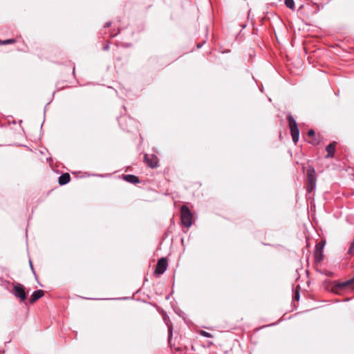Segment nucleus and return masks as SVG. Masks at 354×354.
I'll return each instance as SVG.
<instances>
[{
	"label": "nucleus",
	"instance_id": "nucleus-1",
	"mask_svg": "<svg viewBox=\"0 0 354 354\" xmlns=\"http://www.w3.org/2000/svg\"><path fill=\"white\" fill-rule=\"evenodd\" d=\"M287 120L289 124L292 140L296 144L298 142L299 137V130L298 129L297 124L296 120L290 114L287 116Z\"/></svg>",
	"mask_w": 354,
	"mask_h": 354
},
{
	"label": "nucleus",
	"instance_id": "nucleus-2",
	"mask_svg": "<svg viewBox=\"0 0 354 354\" xmlns=\"http://www.w3.org/2000/svg\"><path fill=\"white\" fill-rule=\"evenodd\" d=\"M181 222L187 227H189L192 224V214L186 205H183L180 209Z\"/></svg>",
	"mask_w": 354,
	"mask_h": 354
},
{
	"label": "nucleus",
	"instance_id": "nucleus-3",
	"mask_svg": "<svg viewBox=\"0 0 354 354\" xmlns=\"http://www.w3.org/2000/svg\"><path fill=\"white\" fill-rule=\"evenodd\" d=\"M307 177H308V186L307 190L308 192H311L316 187V174L315 170L313 167H310L307 171Z\"/></svg>",
	"mask_w": 354,
	"mask_h": 354
},
{
	"label": "nucleus",
	"instance_id": "nucleus-4",
	"mask_svg": "<svg viewBox=\"0 0 354 354\" xmlns=\"http://www.w3.org/2000/svg\"><path fill=\"white\" fill-rule=\"evenodd\" d=\"M353 283H354V277H353L351 279L347 280L346 281H343V282L334 281L333 285L332 286V291L334 293L339 294V291L348 288Z\"/></svg>",
	"mask_w": 354,
	"mask_h": 354
},
{
	"label": "nucleus",
	"instance_id": "nucleus-5",
	"mask_svg": "<svg viewBox=\"0 0 354 354\" xmlns=\"http://www.w3.org/2000/svg\"><path fill=\"white\" fill-rule=\"evenodd\" d=\"M168 266L167 260L165 257L160 258L156 264L155 269L156 274H162L167 270Z\"/></svg>",
	"mask_w": 354,
	"mask_h": 354
},
{
	"label": "nucleus",
	"instance_id": "nucleus-6",
	"mask_svg": "<svg viewBox=\"0 0 354 354\" xmlns=\"http://www.w3.org/2000/svg\"><path fill=\"white\" fill-rule=\"evenodd\" d=\"M14 295L19 298L21 301H24L26 299V293L23 285L17 283L14 286Z\"/></svg>",
	"mask_w": 354,
	"mask_h": 354
},
{
	"label": "nucleus",
	"instance_id": "nucleus-7",
	"mask_svg": "<svg viewBox=\"0 0 354 354\" xmlns=\"http://www.w3.org/2000/svg\"><path fill=\"white\" fill-rule=\"evenodd\" d=\"M144 160L147 162V165L151 168H156L158 166V158L155 155H152L151 157H149L147 154H145Z\"/></svg>",
	"mask_w": 354,
	"mask_h": 354
},
{
	"label": "nucleus",
	"instance_id": "nucleus-8",
	"mask_svg": "<svg viewBox=\"0 0 354 354\" xmlns=\"http://www.w3.org/2000/svg\"><path fill=\"white\" fill-rule=\"evenodd\" d=\"M323 248L324 243H319V245H316V251L315 254V260L317 262H320L323 259Z\"/></svg>",
	"mask_w": 354,
	"mask_h": 354
},
{
	"label": "nucleus",
	"instance_id": "nucleus-9",
	"mask_svg": "<svg viewBox=\"0 0 354 354\" xmlns=\"http://www.w3.org/2000/svg\"><path fill=\"white\" fill-rule=\"evenodd\" d=\"M122 178L130 183L132 184H137L140 183L139 178L135 175L132 174H127V175H123Z\"/></svg>",
	"mask_w": 354,
	"mask_h": 354
},
{
	"label": "nucleus",
	"instance_id": "nucleus-10",
	"mask_svg": "<svg viewBox=\"0 0 354 354\" xmlns=\"http://www.w3.org/2000/svg\"><path fill=\"white\" fill-rule=\"evenodd\" d=\"M44 295V291L41 290H37L33 292L30 298V302L31 304L35 303L37 300L42 297Z\"/></svg>",
	"mask_w": 354,
	"mask_h": 354
},
{
	"label": "nucleus",
	"instance_id": "nucleus-11",
	"mask_svg": "<svg viewBox=\"0 0 354 354\" xmlns=\"http://www.w3.org/2000/svg\"><path fill=\"white\" fill-rule=\"evenodd\" d=\"M335 145H336V142H334L333 143L329 144L326 147V151H327V155L326 156V158H333L334 156L335 151Z\"/></svg>",
	"mask_w": 354,
	"mask_h": 354
},
{
	"label": "nucleus",
	"instance_id": "nucleus-12",
	"mask_svg": "<svg viewBox=\"0 0 354 354\" xmlns=\"http://www.w3.org/2000/svg\"><path fill=\"white\" fill-rule=\"evenodd\" d=\"M70 179H71L70 175L68 173H65V174H62L59 177L58 182H59V185H64L67 184L70 181Z\"/></svg>",
	"mask_w": 354,
	"mask_h": 354
},
{
	"label": "nucleus",
	"instance_id": "nucleus-13",
	"mask_svg": "<svg viewBox=\"0 0 354 354\" xmlns=\"http://www.w3.org/2000/svg\"><path fill=\"white\" fill-rule=\"evenodd\" d=\"M285 5L287 8L294 10L295 8V2L294 0H285Z\"/></svg>",
	"mask_w": 354,
	"mask_h": 354
},
{
	"label": "nucleus",
	"instance_id": "nucleus-14",
	"mask_svg": "<svg viewBox=\"0 0 354 354\" xmlns=\"http://www.w3.org/2000/svg\"><path fill=\"white\" fill-rule=\"evenodd\" d=\"M15 42V39H8L3 41L0 40V45H7L10 44H14Z\"/></svg>",
	"mask_w": 354,
	"mask_h": 354
},
{
	"label": "nucleus",
	"instance_id": "nucleus-15",
	"mask_svg": "<svg viewBox=\"0 0 354 354\" xmlns=\"http://www.w3.org/2000/svg\"><path fill=\"white\" fill-rule=\"evenodd\" d=\"M199 334L201 336L205 337H213V335L211 333H209L205 330H200Z\"/></svg>",
	"mask_w": 354,
	"mask_h": 354
},
{
	"label": "nucleus",
	"instance_id": "nucleus-16",
	"mask_svg": "<svg viewBox=\"0 0 354 354\" xmlns=\"http://www.w3.org/2000/svg\"><path fill=\"white\" fill-rule=\"evenodd\" d=\"M354 251V239H353V241L351 243L350 247H349V249L348 250V254H353Z\"/></svg>",
	"mask_w": 354,
	"mask_h": 354
},
{
	"label": "nucleus",
	"instance_id": "nucleus-17",
	"mask_svg": "<svg viewBox=\"0 0 354 354\" xmlns=\"http://www.w3.org/2000/svg\"><path fill=\"white\" fill-rule=\"evenodd\" d=\"M315 131H314V130H313V129H310V130L308 131V136H309L313 137V136H315Z\"/></svg>",
	"mask_w": 354,
	"mask_h": 354
},
{
	"label": "nucleus",
	"instance_id": "nucleus-18",
	"mask_svg": "<svg viewBox=\"0 0 354 354\" xmlns=\"http://www.w3.org/2000/svg\"><path fill=\"white\" fill-rule=\"evenodd\" d=\"M172 335V326H169V335L171 336Z\"/></svg>",
	"mask_w": 354,
	"mask_h": 354
},
{
	"label": "nucleus",
	"instance_id": "nucleus-19",
	"mask_svg": "<svg viewBox=\"0 0 354 354\" xmlns=\"http://www.w3.org/2000/svg\"><path fill=\"white\" fill-rule=\"evenodd\" d=\"M295 299L299 300V292H295Z\"/></svg>",
	"mask_w": 354,
	"mask_h": 354
},
{
	"label": "nucleus",
	"instance_id": "nucleus-20",
	"mask_svg": "<svg viewBox=\"0 0 354 354\" xmlns=\"http://www.w3.org/2000/svg\"><path fill=\"white\" fill-rule=\"evenodd\" d=\"M109 49V45L106 44L103 47L104 50H108Z\"/></svg>",
	"mask_w": 354,
	"mask_h": 354
},
{
	"label": "nucleus",
	"instance_id": "nucleus-21",
	"mask_svg": "<svg viewBox=\"0 0 354 354\" xmlns=\"http://www.w3.org/2000/svg\"><path fill=\"white\" fill-rule=\"evenodd\" d=\"M111 22H106L104 25V28H108L111 26Z\"/></svg>",
	"mask_w": 354,
	"mask_h": 354
},
{
	"label": "nucleus",
	"instance_id": "nucleus-22",
	"mask_svg": "<svg viewBox=\"0 0 354 354\" xmlns=\"http://www.w3.org/2000/svg\"><path fill=\"white\" fill-rule=\"evenodd\" d=\"M29 263H30V268H31L32 270L33 271V267H32L31 261H30Z\"/></svg>",
	"mask_w": 354,
	"mask_h": 354
},
{
	"label": "nucleus",
	"instance_id": "nucleus-23",
	"mask_svg": "<svg viewBox=\"0 0 354 354\" xmlns=\"http://www.w3.org/2000/svg\"><path fill=\"white\" fill-rule=\"evenodd\" d=\"M202 46H203V44H198V45L197 46V48H201V47H202Z\"/></svg>",
	"mask_w": 354,
	"mask_h": 354
},
{
	"label": "nucleus",
	"instance_id": "nucleus-24",
	"mask_svg": "<svg viewBox=\"0 0 354 354\" xmlns=\"http://www.w3.org/2000/svg\"><path fill=\"white\" fill-rule=\"evenodd\" d=\"M313 145H316L317 142H312Z\"/></svg>",
	"mask_w": 354,
	"mask_h": 354
},
{
	"label": "nucleus",
	"instance_id": "nucleus-25",
	"mask_svg": "<svg viewBox=\"0 0 354 354\" xmlns=\"http://www.w3.org/2000/svg\"><path fill=\"white\" fill-rule=\"evenodd\" d=\"M73 75L75 74V68H73Z\"/></svg>",
	"mask_w": 354,
	"mask_h": 354
}]
</instances>
